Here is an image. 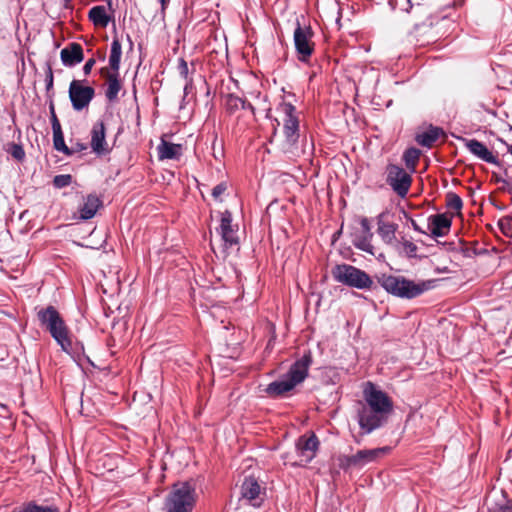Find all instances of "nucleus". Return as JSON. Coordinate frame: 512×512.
Segmentation results:
<instances>
[{"label": "nucleus", "mask_w": 512, "mask_h": 512, "mask_svg": "<svg viewBox=\"0 0 512 512\" xmlns=\"http://www.w3.org/2000/svg\"><path fill=\"white\" fill-rule=\"evenodd\" d=\"M365 403L358 410V423L365 434L381 427L393 410L391 398L372 382H366L363 388Z\"/></svg>", "instance_id": "1"}, {"label": "nucleus", "mask_w": 512, "mask_h": 512, "mask_svg": "<svg viewBox=\"0 0 512 512\" xmlns=\"http://www.w3.org/2000/svg\"><path fill=\"white\" fill-rule=\"evenodd\" d=\"M311 364L312 355L310 351H307L291 365L288 372L281 379L268 384L265 392L270 397H280L290 392L306 379Z\"/></svg>", "instance_id": "2"}, {"label": "nucleus", "mask_w": 512, "mask_h": 512, "mask_svg": "<svg viewBox=\"0 0 512 512\" xmlns=\"http://www.w3.org/2000/svg\"><path fill=\"white\" fill-rule=\"evenodd\" d=\"M37 318L40 325L50 333L61 349L70 353L72 349L71 333L58 310L51 305L41 308L37 312Z\"/></svg>", "instance_id": "3"}, {"label": "nucleus", "mask_w": 512, "mask_h": 512, "mask_svg": "<svg viewBox=\"0 0 512 512\" xmlns=\"http://www.w3.org/2000/svg\"><path fill=\"white\" fill-rule=\"evenodd\" d=\"M378 283L389 294L403 299H413L431 288L432 281L415 282L404 276L382 274Z\"/></svg>", "instance_id": "4"}, {"label": "nucleus", "mask_w": 512, "mask_h": 512, "mask_svg": "<svg viewBox=\"0 0 512 512\" xmlns=\"http://www.w3.org/2000/svg\"><path fill=\"white\" fill-rule=\"evenodd\" d=\"M196 503V491L190 482L173 484L164 503L165 512H191Z\"/></svg>", "instance_id": "5"}, {"label": "nucleus", "mask_w": 512, "mask_h": 512, "mask_svg": "<svg viewBox=\"0 0 512 512\" xmlns=\"http://www.w3.org/2000/svg\"><path fill=\"white\" fill-rule=\"evenodd\" d=\"M279 111L283 114V133L284 143L283 151L293 153L299 139V118L296 108L291 103L283 102L279 105Z\"/></svg>", "instance_id": "6"}, {"label": "nucleus", "mask_w": 512, "mask_h": 512, "mask_svg": "<svg viewBox=\"0 0 512 512\" xmlns=\"http://www.w3.org/2000/svg\"><path fill=\"white\" fill-rule=\"evenodd\" d=\"M331 274L335 281L349 287L371 289L373 286V280L365 271L349 264L336 265Z\"/></svg>", "instance_id": "7"}, {"label": "nucleus", "mask_w": 512, "mask_h": 512, "mask_svg": "<svg viewBox=\"0 0 512 512\" xmlns=\"http://www.w3.org/2000/svg\"><path fill=\"white\" fill-rule=\"evenodd\" d=\"M314 33L310 26L302 27L297 21L293 33L294 46L297 58L300 62L307 63L314 52V42L312 41Z\"/></svg>", "instance_id": "8"}, {"label": "nucleus", "mask_w": 512, "mask_h": 512, "mask_svg": "<svg viewBox=\"0 0 512 512\" xmlns=\"http://www.w3.org/2000/svg\"><path fill=\"white\" fill-rule=\"evenodd\" d=\"M386 183L401 198L407 196L412 177L402 167L395 164H388L386 167Z\"/></svg>", "instance_id": "9"}, {"label": "nucleus", "mask_w": 512, "mask_h": 512, "mask_svg": "<svg viewBox=\"0 0 512 512\" xmlns=\"http://www.w3.org/2000/svg\"><path fill=\"white\" fill-rule=\"evenodd\" d=\"M69 98L75 111L87 108L95 96L92 86L84 85L81 80H72L69 85Z\"/></svg>", "instance_id": "10"}, {"label": "nucleus", "mask_w": 512, "mask_h": 512, "mask_svg": "<svg viewBox=\"0 0 512 512\" xmlns=\"http://www.w3.org/2000/svg\"><path fill=\"white\" fill-rule=\"evenodd\" d=\"M232 222V213L229 210H225L221 213L220 225L217 228V232L223 241L224 250L238 247L240 243L238 225Z\"/></svg>", "instance_id": "11"}, {"label": "nucleus", "mask_w": 512, "mask_h": 512, "mask_svg": "<svg viewBox=\"0 0 512 512\" xmlns=\"http://www.w3.org/2000/svg\"><path fill=\"white\" fill-rule=\"evenodd\" d=\"M360 231L354 235L353 245L365 252L372 253L373 246L371 240L373 232L371 230L370 221L366 217H359Z\"/></svg>", "instance_id": "12"}, {"label": "nucleus", "mask_w": 512, "mask_h": 512, "mask_svg": "<svg viewBox=\"0 0 512 512\" xmlns=\"http://www.w3.org/2000/svg\"><path fill=\"white\" fill-rule=\"evenodd\" d=\"M318 446L319 440L314 433L299 437L296 442V451L302 458L301 461L310 462L315 457Z\"/></svg>", "instance_id": "13"}, {"label": "nucleus", "mask_w": 512, "mask_h": 512, "mask_svg": "<svg viewBox=\"0 0 512 512\" xmlns=\"http://www.w3.org/2000/svg\"><path fill=\"white\" fill-rule=\"evenodd\" d=\"M391 450L390 447H379L374 449H363L357 451L355 454L357 468H362L369 463L376 462L379 458L383 457Z\"/></svg>", "instance_id": "14"}, {"label": "nucleus", "mask_w": 512, "mask_h": 512, "mask_svg": "<svg viewBox=\"0 0 512 512\" xmlns=\"http://www.w3.org/2000/svg\"><path fill=\"white\" fill-rule=\"evenodd\" d=\"M105 125L102 121L96 122L91 130V148L101 155L106 154L109 150L105 141Z\"/></svg>", "instance_id": "15"}, {"label": "nucleus", "mask_w": 512, "mask_h": 512, "mask_svg": "<svg viewBox=\"0 0 512 512\" xmlns=\"http://www.w3.org/2000/svg\"><path fill=\"white\" fill-rule=\"evenodd\" d=\"M452 219L446 214H436L429 217V229L435 237H443L451 228Z\"/></svg>", "instance_id": "16"}, {"label": "nucleus", "mask_w": 512, "mask_h": 512, "mask_svg": "<svg viewBox=\"0 0 512 512\" xmlns=\"http://www.w3.org/2000/svg\"><path fill=\"white\" fill-rule=\"evenodd\" d=\"M465 146L473 155L477 156L481 160L490 164H499L498 159L482 142L476 139H470L466 140Z\"/></svg>", "instance_id": "17"}, {"label": "nucleus", "mask_w": 512, "mask_h": 512, "mask_svg": "<svg viewBox=\"0 0 512 512\" xmlns=\"http://www.w3.org/2000/svg\"><path fill=\"white\" fill-rule=\"evenodd\" d=\"M261 494V487L254 477H246L241 485V495L253 506H259L258 498Z\"/></svg>", "instance_id": "18"}, {"label": "nucleus", "mask_w": 512, "mask_h": 512, "mask_svg": "<svg viewBox=\"0 0 512 512\" xmlns=\"http://www.w3.org/2000/svg\"><path fill=\"white\" fill-rule=\"evenodd\" d=\"M60 57L65 66H75L84 59L82 46L78 43H71L68 47L61 50Z\"/></svg>", "instance_id": "19"}, {"label": "nucleus", "mask_w": 512, "mask_h": 512, "mask_svg": "<svg viewBox=\"0 0 512 512\" xmlns=\"http://www.w3.org/2000/svg\"><path fill=\"white\" fill-rule=\"evenodd\" d=\"M102 74L106 78L105 97L109 102H114L118 99V94L122 89V83L119 79V71L106 72L102 69Z\"/></svg>", "instance_id": "20"}, {"label": "nucleus", "mask_w": 512, "mask_h": 512, "mask_svg": "<svg viewBox=\"0 0 512 512\" xmlns=\"http://www.w3.org/2000/svg\"><path fill=\"white\" fill-rule=\"evenodd\" d=\"M384 216L385 214L381 213L377 217V232L385 244L394 245L396 242V231L398 225L395 223L384 222Z\"/></svg>", "instance_id": "21"}, {"label": "nucleus", "mask_w": 512, "mask_h": 512, "mask_svg": "<svg viewBox=\"0 0 512 512\" xmlns=\"http://www.w3.org/2000/svg\"><path fill=\"white\" fill-rule=\"evenodd\" d=\"M102 205V201L95 194H89L84 199L83 205L79 208L80 218L82 220H89L95 216L98 209Z\"/></svg>", "instance_id": "22"}, {"label": "nucleus", "mask_w": 512, "mask_h": 512, "mask_svg": "<svg viewBox=\"0 0 512 512\" xmlns=\"http://www.w3.org/2000/svg\"><path fill=\"white\" fill-rule=\"evenodd\" d=\"M157 150H158V157L161 160H163V159L177 160L182 155V145L170 143L165 140H162V142L157 147Z\"/></svg>", "instance_id": "23"}, {"label": "nucleus", "mask_w": 512, "mask_h": 512, "mask_svg": "<svg viewBox=\"0 0 512 512\" xmlns=\"http://www.w3.org/2000/svg\"><path fill=\"white\" fill-rule=\"evenodd\" d=\"M12 512H61V510L55 504H40L32 500L15 507Z\"/></svg>", "instance_id": "24"}, {"label": "nucleus", "mask_w": 512, "mask_h": 512, "mask_svg": "<svg viewBox=\"0 0 512 512\" xmlns=\"http://www.w3.org/2000/svg\"><path fill=\"white\" fill-rule=\"evenodd\" d=\"M442 133L441 128L430 126L426 131L417 134L415 140L419 145L431 148Z\"/></svg>", "instance_id": "25"}, {"label": "nucleus", "mask_w": 512, "mask_h": 512, "mask_svg": "<svg viewBox=\"0 0 512 512\" xmlns=\"http://www.w3.org/2000/svg\"><path fill=\"white\" fill-rule=\"evenodd\" d=\"M89 19L95 26H100L103 28L106 27L110 21V17L106 12V8L101 5L94 6L90 9Z\"/></svg>", "instance_id": "26"}, {"label": "nucleus", "mask_w": 512, "mask_h": 512, "mask_svg": "<svg viewBox=\"0 0 512 512\" xmlns=\"http://www.w3.org/2000/svg\"><path fill=\"white\" fill-rule=\"evenodd\" d=\"M122 56V45L119 39L114 38L111 43V50L109 56V66L114 72L119 71L120 61Z\"/></svg>", "instance_id": "27"}, {"label": "nucleus", "mask_w": 512, "mask_h": 512, "mask_svg": "<svg viewBox=\"0 0 512 512\" xmlns=\"http://www.w3.org/2000/svg\"><path fill=\"white\" fill-rule=\"evenodd\" d=\"M420 154V150L414 147L408 148L404 151L402 158L407 169L411 170V172L415 171Z\"/></svg>", "instance_id": "28"}, {"label": "nucleus", "mask_w": 512, "mask_h": 512, "mask_svg": "<svg viewBox=\"0 0 512 512\" xmlns=\"http://www.w3.org/2000/svg\"><path fill=\"white\" fill-rule=\"evenodd\" d=\"M244 105V99L235 95L228 94L226 97V109L229 113H235L236 111L241 109V106Z\"/></svg>", "instance_id": "29"}, {"label": "nucleus", "mask_w": 512, "mask_h": 512, "mask_svg": "<svg viewBox=\"0 0 512 512\" xmlns=\"http://www.w3.org/2000/svg\"><path fill=\"white\" fill-rule=\"evenodd\" d=\"M53 145H54V148L57 151H60V152H62L63 154H65L67 156H71L73 154V150L70 149L65 144L63 133L62 134L53 135Z\"/></svg>", "instance_id": "30"}, {"label": "nucleus", "mask_w": 512, "mask_h": 512, "mask_svg": "<svg viewBox=\"0 0 512 512\" xmlns=\"http://www.w3.org/2000/svg\"><path fill=\"white\" fill-rule=\"evenodd\" d=\"M446 205L450 210L459 213L463 207V202L457 194L450 192L446 196Z\"/></svg>", "instance_id": "31"}, {"label": "nucleus", "mask_w": 512, "mask_h": 512, "mask_svg": "<svg viewBox=\"0 0 512 512\" xmlns=\"http://www.w3.org/2000/svg\"><path fill=\"white\" fill-rule=\"evenodd\" d=\"M498 227L500 228L501 232L509 238H512V217L511 216H504L499 219L498 221Z\"/></svg>", "instance_id": "32"}, {"label": "nucleus", "mask_w": 512, "mask_h": 512, "mask_svg": "<svg viewBox=\"0 0 512 512\" xmlns=\"http://www.w3.org/2000/svg\"><path fill=\"white\" fill-rule=\"evenodd\" d=\"M72 183V176L70 174H60L53 178V185L57 189L69 186Z\"/></svg>", "instance_id": "33"}, {"label": "nucleus", "mask_w": 512, "mask_h": 512, "mask_svg": "<svg viewBox=\"0 0 512 512\" xmlns=\"http://www.w3.org/2000/svg\"><path fill=\"white\" fill-rule=\"evenodd\" d=\"M339 466L343 470H348L351 468H357L356 458L354 455H343L339 457Z\"/></svg>", "instance_id": "34"}, {"label": "nucleus", "mask_w": 512, "mask_h": 512, "mask_svg": "<svg viewBox=\"0 0 512 512\" xmlns=\"http://www.w3.org/2000/svg\"><path fill=\"white\" fill-rule=\"evenodd\" d=\"M46 77H45V83H46V92L49 94L51 91H53V85H54V75L52 70V64L50 61L46 62Z\"/></svg>", "instance_id": "35"}, {"label": "nucleus", "mask_w": 512, "mask_h": 512, "mask_svg": "<svg viewBox=\"0 0 512 512\" xmlns=\"http://www.w3.org/2000/svg\"><path fill=\"white\" fill-rule=\"evenodd\" d=\"M8 153L18 161H21L25 157L24 149L21 145L11 143L8 148Z\"/></svg>", "instance_id": "36"}, {"label": "nucleus", "mask_w": 512, "mask_h": 512, "mask_svg": "<svg viewBox=\"0 0 512 512\" xmlns=\"http://www.w3.org/2000/svg\"><path fill=\"white\" fill-rule=\"evenodd\" d=\"M402 246H403V250L405 252V254L409 257V258H415L416 257V253H417V246L411 242V241H408V240H403L402 241Z\"/></svg>", "instance_id": "37"}, {"label": "nucleus", "mask_w": 512, "mask_h": 512, "mask_svg": "<svg viewBox=\"0 0 512 512\" xmlns=\"http://www.w3.org/2000/svg\"><path fill=\"white\" fill-rule=\"evenodd\" d=\"M227 190V184L226 182H221L219 184H217L213 189H212V196L214 199L218 200L222 194H224V192Z\"/></svg>", "instance_id": "38"}, {"label": "nucleus", "mask_w": 512, "mask_h": 512, "mask_svg": "<svg viewBox=\"0 0 512 512\" xmlns=\"http://www.w3.org/2000/svg\"><path fill=\"white\" fill-rule=\"evenodd\" d=\"M178 71H179V74L184 79L188 78V74H189L188 64H187V62L183 58H181L179 60Z\"/></svg>", "instance_id": "39"}, {"label": "nucleus", "mask_w": 512, "mask_h": 512, "mask_svg": "<svg viewBox=\"0 0 512 512\" xmlns=\"http://www.w3.org/2000/svg\"><path fill=\"white\" fill-rule=\"evenodd\" d=\"M96 61L94 58L89 59L83 66V72L85 75H89Z\"/></svg>", "instance_id": "40"}, {"label": "nucleus", "mask_w": 512, "mask_h": 512, "mask_svg": "<svg viewBox=\"0 0 512 512\" xmlns=\"http://www.w3.org/2000/svg\"><path fill=\"white\" fill-rule=\"evenodd\" d=\"M53 135L62 134V128L60 122L52 125Z\"/></svg>", "instance_id": "41"}, {"label": "nucleus", "mask_w": 512, "mask_h": 512, "mask_svg": "<svg viewBox=\"0 0 512 512\" xmlns=\"http://www.w3.org/2000/svg\"><path fill=\"white\" fill-rule=\"evenodd\" d=\"M241 109L250 110L252 113H254V110H255L253 105L250 102H247L245 99H244V105L241 106Z\"/></svg>", "instance_id": "42"}, {"label": "nucleus", "mask_w": 512, "mask_h": 512, "mask_svg": "<svg viewBox=\"0 0 512 512\" xmlns=\"http://www.w3.org/2000/svg\"><path fill=\"white\" fill-rule=\"evenodd\" d=\"M411 224H412V227L415 231H418L420 233H425L419 226L418 224L416 223L415 220H411Z\"/></svg>", "instance_id": "43"}, {"label": "nucleus", "mask_w": 512, "mask_h": 512, "mask_svg": "<svg viewBox=\"0 0 512 512\" xmlns=\"http://www.w3.org/2000/svg\"><path fill=\"white\" fill-rule=\"evenodd\" d=\"M49 110H50V115H51V117H57V115H56V113H55L54 103H53L52 101L50 102Z\"/></svg>", "instance_id": "44"}, {"label": "nucleus", "mask_w": 512, "mask_h": 512, "mask_svg": "<svg viewBox=\"0 0 512 512\" xmlns=\"http://www.w3.org/2000/svg\"><path fill=\"white\" fill-rule=\"evenodd\" d=\"M49 110H50V115H51V117H57V115H56V113H55L54 103H53L52 101L50 102Z\"/></svg>", "instance_id": "45"}, {"label": "nucleus", "mask_w": 512, "mask_h": 512, "mask_svg": "<svg viewBox=\"0 0 512 512\" xmlns=\"http://www.w3.org/2000/svg\"><path fill=\"white\" fill-rule=\"evenodd\" d=\"M59 123V120L57 117H51V125Z\"/></svg>", "instance_id": "46"}, {"label": "nucleus", "mask_w": 512, "mask_h": 512, "mask_svg": "<svg viewBox=\"0 0 512 512\" xmlns=\"http://www.w3.org/2000/svg\"><path fill=\"white\" fill-rule=\"evenodd\" d=\"M507 150L512 155V145H507Z\"/></svg>", "instance_id": "47"}, {"label": "nucleus", "mask_w": 512, "mask_h": 512, "mask_svg": "<svg viewBox=\"0 0 512 512\" xmlns=\"http://www.w3.org/2000/svg\"><path fill=\"white\" fill-rule=\"evenodd\" d=\"M160 1H161L162 5H164V4H165V0H160Z\"/></svg>", "instance_id": "48"}]
</instances>
